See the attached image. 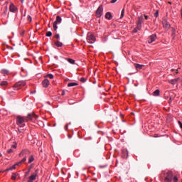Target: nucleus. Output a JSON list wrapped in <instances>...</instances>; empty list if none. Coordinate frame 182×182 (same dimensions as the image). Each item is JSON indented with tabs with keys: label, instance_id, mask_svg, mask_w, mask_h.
<instances>
[{
	"label": "nucleus",
	"instance_id": "nucleus-1",
	"mask_svg": "<svg viewBox=\"0 0 182 182\" xmlns=\"http://www.w3.org/2000/svg\"><path fill=\"white\" fill-rule=\"evenodd\" d=\"M38 119V116L35 113L32 112L27 115V117L18 116L16 117V123L20 127H24L25 122H29L30 120H35Z\"/></svg>",
	"mask_w": 182,
	"mask_h": 182
},
{
	"label": "nucleus",
	"instance_id": "nucleus-2",
	"mask_svg": "<svg viewBox=\"0 0 182 182\" xmlns=\"http://www.w3.org/2000/svg\"><path fill=\"white\" fill-rule=\"evenodd\" d=\"M87 42L88 43H95L96 42V38L92 33H88L87 36Z\"/></svg>",
	"mask_w": 182,
	"mask_h": 182
},
{
	"label": "nucleus",
	"instance_id": "nucleus-3",
	"mask_svg": "<svg viewBox=\"0 0 182 182\" xmlns=\"http://www.w3.org/2000/svg\"><path fill=\"white\" fill-rule=\"evenodd\" d=\"M26 85V81H19L16 82L14 85V87H15L16 90H19L21 87H23Z\"/></svg>",
	"mask_w": 182,
	"mask_h": 182
},
{
	"label": "nucleus",
	"instance_id": "nucleus-4",
	"mask_svg": "<svg viewBox=\"0 0 182 182\" xmlns=\"http://www.w3.org/2000/svg\"><path fill=\"white\" fill-rule=\"evenodd\" d=\"M164 181L165 182H171V181H173V172L172 171H168L166 173V176L165 177Z\"/></svg>",
	"mask_w": 182,
	"mask_h": 182
},
{
	"label": "nucleus",
	"instance_id": "nucleus-5",
	"mask_svg": "<svg viewBox=\"0 0 182 182\" xmlns=\"http://www.w3.org/2000/svg\"><path fill=\"white\" fill-rule=\"evenodd\" d=\"M39 170L38 169H36L35 172L33 173V174H32L28 180V182H33L35 181V180H36V177H38V173Z\"/></svg>",
	"mask_w": 182,
	"mask_h": 182
},
{
	"label": "nucleus",
	"instance_id": "nucleus-6",
	"mask_svg": "<svg viewBox=\"0 0 182 182\" xmlns=\"http://www.w3.org/2000/svg\"><path fill=\"white\" fill-rule=\"evenodd\" d=\"M61 22H62V18H60L59 16H58L56 18V21L53 24L54 31L58 30V23H60Z\"/></svg>",
	"mask_w": 182,
	"mask_h": 182
},
{
	"label": "nucleus",
	"instance_id": "nucleus-7",
	"mask_svg": "<svg viewBox=\"0 0 182 182\" xmlns=\"http://www.w3.org/2000/svg\"><path fill=\"white\" fill-rule=\"evenodd\" d=\"M103 15V6L100 5L96 11L97 18H100Z\"/></svg>",
	"mask_w": 182,
	"mask_h": 182
},
{
	"label": "nucleus",
	"instance_id": "nucleus-8",
	"mask_svg": "<svg viewBox=\"0 0 182 182\" xmlns=\"http://www.w3.org/2000/svg\"><path fill=\"white\" fill-rule=\"evenodd\" d=\"M156 39H157V36H156V34H153V35L150 36L148 38V43H153V42H154V41H156Z\"/></svg>",
	"mask_w": 182,
	"mask_h": 182
},
{
	"label": "nucleus",
	"instance_id": "nucleus-9",
	"mask_svg": "<svg viewBox=\"0 0 182 182\" xmlns=\"http://www.w3.org/2000/svg\"><path fill=\"white\" fill-rule=\"evenodd\" d=\"M141 23H143V16H140L138 18L137 28H141Z\"/></svg>",
	"mask_w": 182,
	"mask_h": 182
},
{
	"label": "nucleus",
	"instance_id": "nucleus-10",
	"mask_svg": "<svg viewBox=\"0 0 182 182\" xmlns=\"http://www.w3.org/2000/svg\"><path fill=\"white\" fill-rule=\"evenodd\" d=\"M9 11L10 12H16V11H18V9L16 8V6H15L14 4H11L9 6Z\"/></svg>",
	"mask_w": 182,
	"mask_h": 182
},
{
	"label": "nucleus",
	"instance_id": "nucleus-11",
	"mask_svg": "<svg viewBox=\"0 0 182 182\" xmlns=\"http://www.w3.org/2000/svg\"><path fill=\"white\" fill-rule=\"evenodd\" d=\"M42 85H43V87H48V86H49V85H50L49 80L45 79V80L42 82Z\"/></svg>",
	"mask_w": 182,
	"mask_h": 182
},
{
	"label": "nucleus",
	"instance_id": "nucleus-12",
	"mask_svg": "<svg viewBox=\"0 0 182 182\" xmlns=\"http://www.w3.org/2000/svg\"><path fill=\"white\" fill-rule=\"evenodd\" d=\"M134 68H136V70H140L143 69V68H144V65H140V64L135 63Z\"/></svg>",
	"mask_w": 182,
	"mask_h": 182
},
{
	"label": "nucleus",
	"instance_id": "nucleus-13",
	"mask_svg": "<svg viewBox=\"0 0 182 182\" xmlns=\"http://www.w3.org/2000/svg\"><path fill=\"white\" fill-rule=\"evenodd\" d=\"M163 25H164V28L165 29H170V23H168V22H167V21H164Z\"/></svg>",
	"mask_w": 182,
	"mask_h": 182
},
{
	"label": "nucleus",
	"instance_id": "nucleus-14",
	"mask_svg": "<svg viewBox=\"0 0 182 182\" xmlns=\"http://www.w3.org/2000/svg\"><path fill=\"white\" fill-rule=\"evenodd\" d=\"M55 46H57L58 48H62L63 46V43H62L60 41H57L55 42Z\"/></svg>",
	"mask_w": 182,
	"mask_h": 182
},
{
	"label": "nucleus",
	"instance_id": "nucleus-15",
	"mask_svg": "<svg viewBox=\"0 0 182 182\" xmlns=\"http://www.w3.org/2000/svg\"><path fill=\"white\" fill-rule=\"evenodd\" d=\"M105 18H106V19H109V20L112 19V14L110 12L106 13Z\"/></svg>",
	"mask_w": 182,
	"mask_h": 182
},
{
	"label": "nucleus",
	"instance_id": "nucleus-16",
	"mask_svg": "<svg viewBox=\"0 0 182 182\" xmlns=\"http://www.w3.org/2000/svg\"><path fill=\"white\" fill-rule=\"evenodd\" d=\"M127 154H129V152L127 151V150L126 149L122 150V156L124 158L127 157Z\"/></svg>",
	"mask_w": 182,
	"mask_h": 182
},
{
	"label": "nucleus",
	"instance_id": "nucleus-17",
	"mask_svg": "<svg viewBox=\"0 0 182 182\" xmlns=\"http://www.w3.org/2000/svg\"><path fill=\"white\" fill-rule=\"evenodd\" d=\"M180 78H175L173 80H171V85H176V83H177V82H178Z\"/></svg>",
	"mask_w": 182,
	"mask_h": 182
},
{
	"label": "nucleus",
	"instance_id": "nucleus-18",
	"mask_svg": "<svg viewBox=\"0 0 182 182\" xmlns=\"http://www.w3.org/2000/svg\"><path fill=\"white\" fill-rule=\"evenodd\" d=\"M77 83L76 82H70L68 84V87H73V86H77Z\"/></svg>",
	"mask_w": 182,
	"mask_h": 182
},
{
	"label": "nucleus",
	"instance_id": "nucleus-19",
	"mask_svg": "<svg viewBox=\"0 0 182 182\" xmlns=\"http://www.w3.org/2000/svg\"><path fill=\"white\" fill-rule=\"evenodd\" d=\"M15 168H16V165H14L13 166L6 169L5 171H11L12 170H15Z\"/></svg>",
	"mask_w": 182,
	"mask_h": 182
},
{
	"label": "nucleus",
	"instance_id": "nucleus-20",
	"mask_svg": "<svg viewBox=\"0 0 182 182\" xmlns=\"http://www.w3.org/2000/svg\"><path fill=\"white\" fill-rule=\"evenodd\" d=\"M18 174L16 173H14L11 176V180H16V177H18Z\"/></svg>",
	"mask_w": 182,
	"mask_h": 182
},
{
	"label": "nucleus",
	"instance_id": "nucleus-21",
	"mask_svg": "<svg viewBox=\"0 0 182 182\" xmlns=\"http://www.w3.org/2000/svg\"><path fill=\"white\" fill-rule=\"evenodd\" d=\"M160 95V90H156L154 92V96H159Z\"/></svg>",
	"mask_w": 182,
	"mask_h": 182
},
{
	"label": "nucleus",
	"instance_id": "nucleus-22",
	"mask_svg": "<svg viewBox=\"0 0 182 182\" xmlns=\"http://www.w3.org/2000/svg\"><path fill=\"white\" fill-rule=\"evenodd\" d=\"M68 62H69V63H71V65H75V60L72 58H68Z\"/></svg>",
	"mask_w": 182,
	"mask_h": 182
},
{
	"label": "nucleus",
	"instance_id": "nucleus-23",
	"mask_svg": "<svg viewBox=\"0 0 182 182\" xmlns=\"http://www.w3.org/2000/svg\"><path fill=\"white\" fill-rule=\"evenodd\" d=\"M1 73H3V75H8L9 71L8 70H2Z\"/></svg>",
	"mask_w": 182,
	"mask_h": 182
},
{
	"label": "nucleus",
	"instance_id": "nucleus-24",
	"mask_svg": "<svg viewBox=\"0 0 182 182\" xmlns=\"http://www.w3.org/2000/svg\"><path fill=\"white\" fill-rule=\"evenodd\" d=\"M6 85H8V82L7 81H2L0 83V86H6Z\"/></svg>",
	"mask_w": 182,
	"mask_h": 182
},
{
	"label": "nucleus",
	"instance_id": "nucleus-25",
	"mask_svg": "<svg viewBox=\"0 0 182 182\" xmlns=\"http://www.w3.org/2000/svg\"><path fill=\"white\" fill-rule=\"evenodd\" d=\"M33 160H35V159L33 158V156H31L28 159V164H31V163H32L33 161Z\"/></svg>",
	"mask_w": 182,
	"mask_h": 182
},
{
	"label": "nucleus",
	"instance_id": "nucleus-26",
	"mask_svg": "<svg viewBox=\"0 0 182 182\" xmlns=\"http://www.w3.org/2000/svg\"><path fill=\"white\" fill-rule=\"evenodd\" d=\"M123 16H124V9H123L121 11L120 19L123 18Z\"/></svg>",
	"mask_w": 182,
	"mask_h": 182
},
{
	"label": "nucleus",
	"instance_id": "nucleus-27",
	"mask_svg": "<svg viewBox=\"0 0 182 182\" xmlns=\"http://www.w3.org/2000/svg\"><path fill=\"white\" fill-rule=\"evenodd\" d=\"M172 180L173 182H178V178H177V176H174L173 178H172Z\"/></svg>",
	"mask_w": 182,
	"mask_h": 182
},
{
	"label": "nucleus",
	"instance_id": "nucleus-28",
	"mask_svg": "<svg viewBox=\"0 0 182 182\" xmlns=\"http://www.w3.org/2000/svg\"><path fill=\"white\" fill-rule=\"evenodd\" d=\"M46 36L50 37L52 36V33L50 31H48L46 33Z\"/></svg>",
	"mask_w": 182,
	"mask_h": 182
},
{
	"label": "nucleus",
	"instance_id": "nucleus-29",
	"mask_svg": "<svg viewBox=\"0 0 182 182\" xmlns=\"http://www.w3.org/2000/svg\"><path fill=\"white\" fill-rule=\"evenodd\" d=\"M29 173H31V168H28V171L25 173V177H28Z\"/></svg>",
	"mask_w": 182,
	"mask_h": 182
},
{
	"label": "nucleus",
	"instance_id": "nucleus-30",
	"mask_svg": "<svg viewBox=\"0 0 182 182\" xmlns=\"http://www.w3.org/2000/svg\"><path fill=\"white\" fill-rule=\"evenodd\" d=\"M140 28H141V27H139V28L137 27L136 28H134L133 31L134 33H136L138 31H140Z\"/></svg>",
	"mask_w": 182,
	"mask_h": 182
},
{
	"label": "nucleus",
	"instance_id": "nucleus-31",
	"mask_svg": "<svg viewBox=\"0 0 182 182\" xmlns=\"http://www.w3.org/2000/svg\"><path fill=\"white\" fill-rule=\"evenodd\" d=\"M80 80V82H82V83H85V82H86V78L81 77Z\"/></svg>",
	"mask_w": 182,
	"mask_h": 182
},
{
	"label": "nucleus",
	"instance_id": "nucleus-32",
	"mask_svg": "<svg viewBox=\"0 0 182 182\" xmlns=\"http://www.w3.org/2000/svg\"><path fill=\"white\" fill-rule=\"evenodd\" d=\"M174 35H176V29L172 28V36L174 38Z\"/></svg>",
	"mask_w": 182,
	"mask_h": 182
},
{
	"label": "nucleus",
	"instance_id": "nucleus-33",
	"mask_svg": "<svg viewBox=\"0 0 182 182\" xmlns=\"http://www.w3.org/2000/svg\"><path fill=\"white\" fill-rule=\"evenodd\" d=\"M47 77H49L50 79H53V75L52 74L47 75Z\"/></svg>",
	"mask_w": 182,
	"mask_h": 182
},
{
	"label": "nucleus",
	"instance_id": "nucleus-34",
	"mask_svg": "<svg viewBox=\"0 0 182 182\" xmlns=\"http://www.w3.org/2000/svg\"><path fill=\"white\" fill-rule=\"evenodd\" d=\"M23 154H25V151H22L19 154V157H22V156H23Z\"/></svg>",
	"mask_w": 182,
	"mask_h": 182
},
{
	"label": "nucleus",
	"instance_id": "nucleus-35",
	"mask_svg": "<svg viewBox=\"0 0 182 182\" xmlns=\"http://www.w3.org/2000/svg\"><path fill=\"white\" fill-rule=\"evenodd\" d=\"M27 19L29 22H32V17H31V16H28Z\"/></svg>",
	"mask_w": 182,
	"mask_h": 182
},
{
	"label": "nucleus",
	"instance_id": "nucleus-36",
	"mask_svg": "<svg viewBox=\"0 0 182 182\" xmlns=\"http://www.w3.org/2000/svg\"><path fill=\"white\" fill-rule=\"evenodd\" d=\"M22 164L21 161H20L19 162H17L14 164V166H21Z\"/></svg>",
	"mask_w": 182,
	"mask_h": 182
},
{
	"label": "nucleus",
	"instance_id": "nucleus-37",
	"mask_svg": "<svg viewBox=\"0 0 182 182\" xmlns=\"http://www.w3.org/2000/svg\"><path fill=\"white\" fill-rule=\"evenodd\" d=\"M11 147H12L13 149H16V147H17L16 142H14V144L12 145Z\"/></svg>",
	"mask_w": 182,
	"mask_h": 182
},
{
	"label": "nucleus",
	"instance_id": "nucleus-38",
	"mask_svg": "<svg viewBox=\"0 0 182 182\" xmlns=\"http://www.w3.org/2000/svg\"><path fill=\"white\" fill-rule=\"evenodd\" d=\"M155 18H157L159 16V11H156V12L154 14Z\"/></svg>",
	"mask_w": 182,
	"mask_h": 182
},
{
	"label": "nucleus",
	"instance_id": "nucleus-39",
	"mask_svg": "<svg viewBox=\"0 0 182 182\" xmlns=\"http://www.w3.org/2000/svg\"><path fill=\"white\" fill-rule=\"evenodd\" d=\"M54 38H55V39H59V38H60V36H59V34H55Z\"/></svg>",
	"mask_w": 182,
	"mask_h": 182
},
{
	"label": "nucleus",
	"instance_id": "nucleus-40",
	"mask_svg": "<svg viewBox=\"0 0 182 182\" xmlns=\"http://www.w3.org/2000/svg\"><path fill=\"white\" fill-rule=\"evenodd\" d=\"M21 161V163H25V161H26V156H25Z\"/></svg>",
	"mask_w": 182,
	"mask_h": 182
},
{
	"label": "nucleus",
	"instance_id": "nucleus-41",
	"mask_svg": "<svg viewBox=\"0 0 182 182\" xmlns=\"http://www.w3.org/2000/svg\"><path fill=\"white\" fill-rule=\"evenodd\" d=\"M14 151L12 150V149H9L8 151H7V153L9 154H11V153H12Z\"/></svg>",
	"mask_w": 182,
	"mask_h": 182
},
{
	"label": "nucleus",
	"instance_id": "nucleus-42",
	"mask_svg": "<svg viewBox=\"0 0 182 182\" xmlns=\"http://www.w3.org/2000/svg\"><path fill=\"white\" fill-rule=\"evenodd\" d=\"M116 2H117V0H112L110 1L111 4H116Z\"/></svg>",
	"mask_w": 182,
	"mask_h": 182
},
{
	"label": "nucleus",
	"instance_id": "nucleus-43",
	"mask_svg": "<svg viewBox=\"0 0 182 182\" xmlns=\"http://www.w3.org/2000/svg\"><path fill=\"white\" fill-rule=\"evenodd\" d=\"M68 127H69V124H67L65 126V130H68Z\"/></svg>",
	"mask_w": 182,
	"mask_h": 182
},
{
	"label": "nucleus",
	"instance_id": "nucleus-44",
	"mask_svg": "<svg viewBox=\"0 0 182 182\" xmlns=\"http://www.w3.org/2000/svg\"><path fill=\"white\" fill-rule=\"evenodd\" d=\"M178 124H179L181 129H182V123H181V122L178 121Z\"/></svg>",
	"mask_w": 182,
	"mask_h": 182
},
{
	"label": "nucleus",
	"instance_id": "nucleus-45",
	"mask_svg": "<svg viewBox=\"0 0 182 182\" xmlns=\"http://www.w3.org/2000/svg\"><path fill=\"white\" fill-rule=\"evenodd\" d=\"M61 95H62V96H65V90L62 91V94Z\"/></svg>",
	"mask_w": 182,
	"mask_h": 182
},
{
	"label": "nucleus",
	"instance_id": "nucleus-46",
	"mask_svg": "<svg viewBox=\"0 0 182 182\" xmlns=\"http://www.w3.org/2000/svg\"><path fill=\"white\" fill-rule=\"evenodd\" d=\"M144 18H145L146 20H147V19H149V16L144 15Z\"/></svg>",
	"mask_w": 182,
	"mask_h": 182
},
{
	"label": "nucleus",
	"instance_id": "nucleus-47",
	"mask_svg": "<svg viewBox=\"0 0 182 182\" xmlns=\"http://www.w3.org/2000/svg\"><path fill=\"white\" fill-rule=\"evenodd\" d=\"M7 49H11V50H14V48L11 46H7Z\"/></svg>",
	"mask_w": 182,
	"mask_h": 182
},
{
	"label": "nucleus",
	"instance_id": "nucleus-48",
	"mask_svg": "<svg viewBox=\"0 0 182 182\" xmlns=\"http://www.w3.org/2000/svg\"><path fill=\"white\" fill-rule=\"evenodd\" d=\"M154 137H159V134H155L154 135Z\"/></svg>",
	"mask_w": 182,
	"mask_h": 182
},
{
	"label": "nucleus",
	"instance_id": "nucleus-49",
	"mask_svg": "<svg viewBox=\"0 0 182 182\" xmlns=\"http://www.w3.org/2000/svg\"><path fill=\"white\" fill-rule=\"evenodd\" d=\"M6 12H8V8H6V11H4V14L6 15Z\"/></svg>",
	"mask_w": 182,
	"mask_h": 182
},
{
	"label": "nucleus",
	"instance_id": "nucleus-50",
	"mask_svg": "<svg viewBox=\"0 0 182 182\" xmlns=\"http://www.w3.org/2000/svg\"><path fill=\"white\" fill-rule=\"evenodd\" d=\"M24 34H25V31H23V32L21 33V36H23Z\"/></svg>",
	"mask_w": 182,
	"mask_h": 182
},
{
	"label": "nucleus",
	"instance_id": "nucleus-51",
	"mask_svg": "<svg viewBox=\"0 0 182 182\" xmlns=\"http://www.w3.org/2000/svg\"><path fill=\"white\" fill-rule=\"evenodd\" d=\"M31 93H35V91H32Z\"/></svg>",
	"mask_w": 182,
	"mask_h": 182
},
{
	"label": "nucleus",
	"instance_id": "nucleus-52",
	"mask_svg": "<svg viewBox=\"0 0 182 182\" xmlns=\"http://www.w3.org/2000/svg\"><path fill=\"white\" fill-rule=\"evenodd\" d=\"M172 99H173V97H170V100H171Z\"/></svg>",
	"mask_w": 182,
	"mask_h": 182
},
{
	"label": "nucleus",
	"instance_id": "nucleus-53",
	"mask_svg": "<svg viewBox=\"0 0 182 182\" xmlns=\"http://www.w3.org/2000/svg\"><path fill=\"white\" fill-rule=\"evenodd\" d=\"M68 137H69V139H70V138H71L70 135H68Z\"/></svg>",
	"mask_w": 182,
	"mask_h": 182
},
{
	"label": "nucleus",
	"instance_id": "nucleus-54",
	"mask_svg": "<svg viewBox=\"0 0 182 182\" xmlns=\"http://www.w3.org/2000/svg\"><path fill=\"white\" fill-rule=\"evenodd\" d=\"M0 157H2V154H0Z\"/></svg>",
	"mask_w": 182,
	"mask_h": 182
},
{
	"label": "nucleus",
	"instance_id": "nucleus-55",
	"mask_svg": "<svg viewBox=\"0 0 182 182\" xmlns=\"http://www.w3.org/2000/svg\"><path fill=\"white\" fill-rule=\"evenodd\" d=\"M53 126H54V127L56 126V124H54Z\"/></svg>",
	"mask_w": 182,
	"mask_h": 182
},
{
	"label": "nucleus",
	"instance_id": "nucleus-56",
	"mask_svg": "<svg viewBox=\"0 0 182 182\" xmlns=\"http://www.w3.org/2000/svg\"><path fill=\"white\" fill-rule=\"evenodd\" d=\"M20 1H21V2H23V0H20Z\"/></svg>",
	"mask_w": 182,
	"mask_h": 182
},
{
	"label": "nucleus",
	"instance_id": "nucleus-57",
	"mask_svg": "<svg viewBox=\"0 0 182 182\" xmlns=\"http://www.w3.org/2000/svg\"><path fill=\"white\" fill-rule=\"evenodd\" d=\"M177 73H178V72H176V74L177 75Z\"/></svg>",
	"mask_w": 182,
	"mask_h": 182
},
{
	"label": "nucleus",
	"instance_id": "nucleus-58",
	"mask_svg": "<svg viewBox=\"0 0 182 182\" xmlns=\"http://www.w3.org/2000/svg\"><path fill=\"white\" fill-rule=\"evenodd\" d=\"M18 132H20V133H21V131H20V129H18Z\"/></svg>",
	"mask_w": 182,
	"mask_h": 182
},
{
	"label": "nucleus",
	"instance_id": "nucleus-59",
	"mask_svg": "<svg viewBox=\"0 0 182 182\" xmlns=\"http://www.w3.org/2000/svg\"><path fill=\"white\" fill-rule=\"evenodd\" d=\"M18 132H20V133H21V131H20V129H18Z\"/></svg>",
	"mask_w": 182,
	"mask_h": 182
},
{
	"label": "nucleus",
	"instance_id": "nucleus-60",
	"mask_svg": "<svg viewBox=\"0 0 182 182\" xmlns=\"http://www.w3.org/2000/svg\"><path fill=\"white\" fill-rule=\"evenodd\" d=\"M18 132H20V133H21V131H20V129H18Z\"/></svg>",
	"mask_w": 182,
	"mask_h": 182
},
{
	"label": "nucleus",
	"instance_id": "nucleus-61",
	"mask_svg": "<svg viewBox=\"0 0 182 182\" xmlns=\"http://www.w3.org/2000/svg\"><path fill=\"white\" fill-rule=\"evenodd\" d=\"M0 173H1V171H0Z\"/></svg>",
	"mask_w": 182,
	"mask_h": 182
},
{
	"label": "nucleus",
	"instance_id": "nucleus-62",
	"mask_svg": "<svg viewBox=\"0 0 182 182\" xmlns=\"http://www.w3.org/2000/svg\"><path fill=\"white\" fill-rule=\"evenodd\" d=\"M52 182H54V181H52Z\"/></svg>",
	"mask_w": 182,
	"mask_h": 182
}]
</instances>
